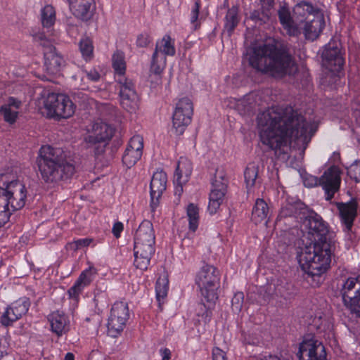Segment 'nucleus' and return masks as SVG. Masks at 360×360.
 <instances>
[{
	"instance_id": "nucleus-51",
	"label": "nucleus",
	"mask_w": 360,
	"mask_h": 360,
	"mask_svg": "<svg viewBox=\"0 0 360 360\" xmlns=\"http://www.w3.org/2000/svg\"><path fill=\"white\" fill-rule=\"evenodd\" d=\"M57 105H58L56 103H52L51 105H49L48 95H47L44 100V106L45 110H46L47 117H55V114H54L53 110H55V109H56Z\"/></svg>"
},
{
	"instance_id": "nucleus-25",
	"label": "nucleus",
	"mask_w": 360,
	"mask_h": 360,
	"mask_svg": "<svg viewBox=\"0 0 360 360\" xmlns=\"http://www.w3.org/2000/svg\"><path fill=\"white\" fill-rule=\"evenodd\" d=\"M325 26L323 17L321 14L316 15L309 20L304 22L302 33L308 40L314 41L318 38Z\"/></svg>"
},
{
	"instance_id": "nucleus-35",
	"label": "nucleus",
	"mask_w": 360,
	"mask_h": 360,
	"mask_svg": "<svg viewBox=\"0 0 360 360\" xmlns=\"http://www.w3.org/2000/svg\"><path fill=\"white\" fill-rule=\"evenodd\" d=\"M134 264L136 269H139L141 271H145L148 269V265L150 264L152 255L155 252L153 251H147L145 252L143 250L136 251V250H134Z\"/></svg>"
},
{
	"instance_id": "nucleus-45",
	"label": "nucleus",
	"mask_w": 360,
	"mask_h": 360,
	"mask_svg": "<svg viewBox=\"0 0 360 360\" xmlns=\"http://www.w3.org/2000/svg\"><path fill=\"white\" fill-rule=\"evenodd\" d=\"M16 316V314L15 312L11 309L10 307H8L6 309V311L3 313V314L1 316L0 318V323L4 326H9L12 325V323L17 320H18V318H13V316Z\"/></svg>"
},
{
	"instance_id": "nucleus-57",
	"label": "nucleus",
	"mask_w": 360,
	"mask_h": 360,
	"mask_svg": "<svg viewBox=\"0 0 360 360\" xmlns=\"http://www.w3.org/2000/svg\"><path fill=\"white\" fill-rule=\"evenodd\" d=\"M259 1L263 7L269 8H272L275 4V0H259Z\"/></svg>"
},
{
	"instance_id": "nucleus-19",
	"label": "nucleus",
	"mask_w": 360,
	"mask_h": 360,
	"mask_svg": "<svg viewBox=\"0 0 360 360\" xmlns=\"http://www.w3.org/2000/svg\"><path fill=\"white\" fill-rule=\"evenodd\" d=\"M143 148V139L140 135L132 136L124 150L122 156V162L130 168L134 166L142 156Z\"/></svg>"
},
{
	"instance_id": "nucleus-40",
	"label": "nucleus",
	"mask_w": 360,
	"mask_h": 360,
	"mask_svg": "<svg viewBox=\"0 0 360 360\" xmlns=\"http://www.w3.org/2000/svg\"><path fill=\"white\" fill-rule=\"evenodd\" d=\"M166 66V57L154 51L152 56L150 71L155 75H160Z\"/></svg>"
},
{
	"instance_id": "nucleus-50",
	"label": "nucleus",
	"mask_w": 360,
	"mask_h": 360,
	"mask_svg": "<svg viewBox=\"0 0 360 360\" xmlns=\"http://www.w3.org/2000/svg\"><path fill=\"white\" fill-rule=\"evenodd\" d=\"M151 40L152 39L148 34L141 33L137 37L136 45L139 47L144 48L148 46Z\"/></svg>"
},
{
	"instance_id": "nucleus-16",
	"label": "nucleus",
	"mask_w": 360,
	"mask_h": 360,
	"mask_svg": "<svg viewBox=\"0 0 360 360\" xmlns=\"http://www.w3.org/2000/svg\"><path fill=\"white\" fill-rule=\"evenodd\" d=\"M321 57L323 66L329 71L339 72L342 70L345 60L341 53L340 43L330 41L326 44Z\"/></svg>"
},
{
	"instance_id": "nucleus-56",
	"label": "nucleus",
	"mask_w": 360,
	"mask_h": 360,
	"mask_svg": "<svg viewBox=\"0 0 360 360\" xmlns=\"http://www.w3.org/2000/svg\"><path fill=\"white\" fill-rule=\"evenodd\" d=\"M160 354L162 356V360H170L171 351L168 348H162L160 349Z\"/></svg>"
},
{
	"instance_id": "nucleus-33",
	"label": "nucleus",
	"mask_w": 360,
	"mask_h": 360,
	"mask_svg": "<svg viewBox=\"0 0 360 360\" xmlns=\"http://www.w3.org/2000/svg\"><path fill=\"white\" fill-rule=\"evenodd\" d=\"M269 208L262 198H257L252 212V219L255 224L260 223L268 218Z\"/></svg>"
},
{
	"instance_id": "nucleus-12",
	"label": "nucleus",
	"mask_w": 360,
	"mask_h": 360,
	"mask_svg": "<svg viewBox=\"0 0 360 360\" xmlns=\"http://www.w3.org/2000/svg\"><path fill=\"white\" fill-rule=\"evenodd\" d=\"M193 105L188 98H182L176 103L173 113V128L177 135H181L186 127L191 122Z\"/></svg>"
},
{
	"instance_id": "nucleus-46",
	"label": "nucleus",
	"mask_w": 360,
	"mask_h": 360,
	"mask_svg": "<svg viewBox=\"0 0 360 360\" xmlns=\"http://www.w3.org/2000/svg\"><path fill=\"white\" fill-rule=\"evenodd\" d=\"M244 295L242 292L235 293L231 300V307L233 311L240 312L243 307Z\"/></svg>"
},
{
	"instance_id": "nucleus-44",
	"label": "nucleus",
	"mask_w": 360,
	"mask_h": 360,
	"mask_svg": "<svg viewBox=\"0 0 360 360\" xmlns=\"http://www.w3.org/2000/svg\"><path fill=\"white\" fill-rule=\"evenodd\" d=\"M259 167L255 163H250L245 172L244 177L247 188H251L255 184L258 176Z\"/></svg>"
},
{
	"instance_id": "nucleus-38",
	"label": "nucleus",
	"mask_w": 360,
	"mask_h": 360,
	"mask_svg": "<svg viewBox=\"0 0 360 360\" xmlns=\"http://www.w3.org/2000/svg\"><path fill=\"white\" fill-rule=\"evenodd\" d=\"M207 304L204 302L199 303L196 309V314L198 316L201 317V321L205 323H209L212 316V309L215 305V302H211L206 301Z\"/></svg>"
},
{
	"instance_id": "nucleus-47",
	"label": "nucleus",
	"mask_w": 360,
	"mask_h": 360,
	"mask_svg": "<svg viewBox=\"0 0 360 360\" xmlns=\"http://www.w3.org/2000/svg\"><path fill=\"white\" fill-rule=\"evenodd\" d=\"M200 8V0H196L193 6L191 8V22L193 25L195 29H196L199 24L198 23V20L199 17V12Z\"/></svg>"
},
{
	"instance_id": "nucleus-37",
	"label": "nucleus",
	"mask_w": 360,
	"mask_h": 360,
	"mask_svg": "<svg viewBox=\"0 0 360 360\" xmlns=\"http://www.w3.org/2000/svg\"><path fill=\"white\" fill-rule=\"evenodd\" d=\"M169 289V281L167 276L164 274L160 276L156 281L155 283V292L156 298L160 304L162 300H164L167 295Z\"/></svg>"
},
{
	"instance_id": "nucleus-14",
	"label": "nucleus",
	"mask_w": 360,
	"mask_h": 360,
	"mask_svg": "<svg viewBox=\"0 0 360 360\" xmlns=\"http://www.w3.org/2000/svg\"><path fill=\"white\" fill-rule=\"evenodd\" d=\"M129 316L128 304L124 302H115L111 308L107 326L109 335L117 337L123 330Z\"/></svg>"
},
{
	"instance_id": "nucleus-31",
	"label": "nucleus",
	"mask_w": 360,
	"mask_h": 360,
	"mask_svg": "<svg viewBox=\"0 0 360 360\" xmlns=\"http://www.w3.org/2000/svg\"><path fill=\"white\" fill-rule=\"evenodd\" d=\"M306 208L304 205L300 202L295 203H288L281 208L280 214L283 217H300V219L304 218Z\"/></svg>"
},
{
	"instance_id": "nucleus-1",
	"label": "nucleus",
	"mask_w": 360,
	"mask_h": 360,
	"mask_svg": "<svg viewBox=\"0 0 360 360\" xmlns=\"http://www.w3.org/2000/svg\"><path fill=\"white\" fill-rule=\"evenodd\" d=\"M262 143L280 158L292 147L304 152L315 130L297 110L291 106H276L257 117Z\"/></svg>"
},
{
	"instance_id": "nucleus-60",
	"label": "nucleus",
	"mask_w": 360,
	"mask_h": 360,
	"mask_svg": "<svg viewBox=\"0 0 360 360\" xmlns=\"http://www.w3.org/2000/svg\"><path fill=\"white\" fill-rule=\"evenodd\" d=\"M250 100V96H248L246 98H244V99L241 101L243 105H245V103L248 101Z\"/></svg>"
},
{
	"instance_id": "nucleus-13",
	"label": "nucleus",
	"mask_w": 360,
	"mask_h": 360,
	"mask_svg": "<svg viewBox=\"0 0 360 360\" xmlns=\"http://www.w3.org/2000/svg\"><path fill=\"white\" fill-rule=\"evenodd\" d=\"M120 84V103L129 112H135L139 107V97L133 81L125 77L117 79Z\"/></svg>"
},
{
	"instance_id": "nucleus-29",
	"label": "nucleus",
	"mask_w": 360,
	"mask_h": 360,
	"mask_svg": "<svg viewBox=\"0 0 360 360\" xmlns=\"http://www.w3.org/2000/svg\"><path fill=\"white\" fill-rule=\"evenodd\" d=\"M41 21L44 28L47 29L49 37V34L56 38V34L52 31L51 27L53 26L56 21V11L51 5L45 6L41 11Z\"/></svg>"
},
{
	"instance_id": "nucleus-55",
	"label": "nucleus",
	"mask_w": 360,
	"mask_h": 360,
	"mask_svg": "<svg viewBox=\"0 0 360 360\" xmlns=\"http://www.w3.org/2000/svg\"><path fill=\"white\" fill-rule=\"evenodd\" d=\"M174 184H175V190L174 193L176 195H181L183 192V185L186 182H180L179 181H176V178L174 177Z\"/></svg>"
},
{
	"instance_id": "nucleus-5",
	"label": "nucleus",
	"mask_w": 360,
	"mask_h": 360,
	"mask_svg": "<svg viewBox=\"0 0 360 360\" xmlns=\"http://www.w3.org/2000/svg\"><path fill=\"white\" fill-rule=\"evenodd\" d=\"M33 39L43 48L44 68L47 74L54 75L60 72L65 65V60L53 45L56 38L52 34L47 37L44 32H39L33 35Z\"/></svg>"
},
{
	"instance_id": "nucleus-32",
	"label": "nucleus",
	"mask_w": 360,
	"mask_h": 360,
	"mask_svg": "<svg viewBox=\"0 0 360 360\" xmlns=\"http://www.w3.org/2000/svg\"><path fill=\"white\" fill-rule=\"evenodd\" d=\"M239 20L238 8V6H233L227 11L224 18V32L227 33L229 37L232 35Z\"/></svg>"
},
{
	"instance_id": "nucleus-11",
	"label": "nucleus",
	"mask_w": 360,
	"mask_h": 360,
	"mask_svg": "<svg viewBox=\"0 0 360 360\" xmlns=\"http://www.w3.org/2000/svg\"><path fill=\"white\" fill-rule=\"evenodd\" d=\"M228 180L222 169H217L212 181V188L210 193L208 211L211 214H215L222 204L227 190Z\"/></svg>"
},
{
	"instance_id": "nucleus-48",
	"label": "nucleus",
	"mask_w": 360,
	"mask_h": 360,
	"mask_svg": "<svg viewBox=\"0 0 360 360\" xmlns=\"http://www.w3.org/2000/svg\"><path fill=\"white\" fill-rule=\"evenodd\" d=\"M348 174L356 182H360V162L352 164L348 169Z\"/></svg>"
},
{
	"instance_id": "nucleus-41",
	"label": "nucleus",
	"mask_w": 360,
	"mask_h": 360,
	"mask_svg": "<svg viewBox=\"0 0 360 360\" xmlns=\"http://www.w3.org/2000/svg\"><path fill=\"white\" fill-rule=\"evenodd\" d=\"M79 51L86 61L91 60L94 57L93 41L89 37L82 38L79 43Z\"/></svg>"
},
{
	"instance_id": "nucleus-7",
	"label": "nucleus",
	"mask_w": 360,
	"mask_h": 360,
	"mask_svg": "<svg viewBox=\"0 0 360 360\" xmlns=\"http://www.w3.org/2000/svg\"><path fill=\"white\" fill-rule=\"evenodd\" d=\"M26 198V188L19 181H11L5 188L0 187V207L9 212V217L25 206Z\"/></svg>"
},
{
	"instance_id": "nucleus-53",
	"label": "nucleus",
	"mask_w": 360,
	"mask_h": 360,
	"mask_svg": "<svg viewBox=\"0 0 360 360\" xmlns=\"http://www.w3.org/2000/svg\"><path fill=\"white\" fill-rule=\"evenodd\" d=\"M87 78L92 82H97L100 79V74L96 69H91L89 71H86Z\"/></svg>"
},
{
	"instance_id": "nucleus-36",
	"label": "nucleus",
	"mask_w": 360,
	"mask_h": 360,
	"mask_svg": "<svg viewBox=\"0 0 360 360\" xmlns=\"http://www.w3.org/2000/svg\"><path fill=\"white\" fill-rule=\"evenodd\" d=\"M271 9L262 6L260 9L254 10L250 12V19L258 25L266 24L270 20Z\"/></svg>"
},
{
	"instance_id": "nucleus-23",
	"label": "nucleus",
	"mask_w": 360,
	"mask_h": 360,
	"mask_svg": "<svg viewBox=\"0 0 360 360\" xmlns=\"http://www.w3.org/2000/svg\"><path fill=\"white\" fill-rule=\"evenodd\" d=\"M96 274V270L93 266H90L82 271L74 285L68 291L70 297H77L84 288L90 285Z\"/></svg>"
},
{
	"instance_id": "nucleus-21",
	"label": "nucleus",
	"mask_w": 360,
	"mask_h": 360,
	"mask_svg": "<svg viewBox=\"0 0 360 360\" xmlns=\"http://www.w3.org/2000/svg\"><path fill=\"white\" fill-rule=\"evenodd\" d=\"M293 11L294 20L297 22V27H301V31L304 22L309 20L316 15L321 14L318 8L311 3L304 1L297 3L294 6Z\"/></svg>"
},
{
	"instance_id": "nucleus-61",
	"label": "nucleus",
	"mask_w": 360,
	"mask_h": 360,
	"mask_svg": "<svg viewBox=\"0 0 360 360\" xmlns=\"http://www.w3.org/2000/svg\"><path fill=\"white\" fill-rule=\"evenodd\" d=\"M251 108H252V106H250H250L248 108V110H250Z\"/></svg>"
},
{
	"instance_id": "nucleus-2",
	"label": "nucleus",
	"mask_w": 360,
	"mask_h": 360,
	"mask_svg": "<svg viewBox=\"0 0 360 360\" xmlns=\"http://www.w3.org/2000/svg\"><path fill=\"white\" fill-rule=\"evenodd\" d=\"M303 224L308 233L314 237V241L302 248L297 258L302 269L313 280L317 278V283H320L321 276L330 266L335 240L327 225L316 213L310 212L306 215Z\"/></svg>"
},
{
	"instance_id": "nucleus-58",
	"label": "nucleus",
	"mask_w": 360,
	"mask_h": 360,
	"mask_svg": "<svg viewBox=\"0 0 360 360\" xmlns=\"http://www.w3.org/2000/svg\"><path fill=\"white\" fill-rule=\"evenodd\" d=\"M257 360H282V359L275 355H269V356H264L259 357V358L257 359Z\"/></svg>"
},
{
	"instance_id": "nucleus-59",
	"label": "nucleus",
	"mask_w": 360,
	"mask_h": 360,
	"mask_svg": "<svg viewBox=\"0 0 360 360\" xmlns=\"http://www.w3.org/2000/svg\"><path fill=\"white\" fill-rule=\"evenodd\" d=\"M64 360H75V356L72 353L68 352L65 354Z\"/></svg>"
},
{
	"instance_id": "nucleus-3",
	"label": "nucleus",
	"mask_w": 360,
	"mask_h": 360,
	"mask_svg": "<svg viewBox=\"0 0 360 360\" xmlns=\"http://www.w3.org/2000/svg\"><path fill=\"white\" fill-rule=\"evenodd\" d=\"M248 62L257 72L275 78L295 75L298 70L288 45L281 42L253 47L250 51Z\"/></svg>"
},
{
	"instance_id": "nucleus-18",
	"label": "nucleus",
	"mask_w": 360,
	"mask_h": 360,
	"mask_svg": "<svg viewBox=\"0 0 360 360\" xmlns=\"http://www.w3.org/2000/svg\"><path fill=\"white\" fill-rule=\"evenodd\" d=\"M56 103L58 105L53 110L55 117L58 119H67L73 115L75 111V105L70 98L63 94H48V103L51 105Z\"/></svg>"
},
{
	"instance_id": "nucleus-17",
	"label": "nucleus",
	"mask_w": 360,
	"mask_h": 360,
	"mask_svg": "<svg viewBox=\"0 0 360 360\" xmlns=\"http://www.w3.org/2000/svg\"><path fill=\"white\" fill-rule=\"evenodd\" d=\"M155 233L150 221H143L136 231L134 248L136 251L155 252Z\"/></svg>"
},
{
	"instance_id": "nucleus-28",
	"label": "nucleus",
	"mask_w": 360,
	"mask_h": 360,
	"mask_svg": "<svg viewBox=\"0 0 360 360\" xmlns=\"http://www.w3.org/2000/svg\"><path fill=\"white\" fill-rule=\"evenodd\" d=\"M51 330L60 336L68 330V320L63 312L56 311L48 316Z\"/></svg>"
},
{
	"instance_id": "nucleus-43",
	"label": "nucleus",
	"mask_w": 360,
	"mask_h": 360,
	"mask_svg": "<svg viewBox=\"0 0 360 360\" xmlns=\"http://www.w3.org/2000/svg\"><path fill=\"white\" fill-rule=\"evenodd\" d=\"M30 306V299L27 297H22L15 301L12 304L10 307L11 309L15 312L16 314V316H15V318H21V316L24 314H25ZM14 318V316H13Z\"/></svg>"
},
{
	"instance_id": "nucleus-10",
	"label": "nucleus",
	"mask_w": 360,
	"mask_h": 360,
	"mask_svg": "<svg viewBox=\"0 0 360 360\" xmlns=\"http://www.w3.org/2000/svg\"><path fill=\"white\" fill-rule=\"evenodd\" d=\"M340 292L345 305L360 317V275L348 278Z\"/></svg>"
},
{
	"instance_id": "nucleus-30",
	"label": "nucleus",
	"mask_w": 360,
	"mask_h": 360,
	"mask_svg": "<svg viewBox=\"0 0 360 360\" xmlns=\"http://www.w3.org/2000/svg\"><path fill=\"white\" fill-rule=\"evenodd\" d=\"M193 167L190 160L185 158H180L177 163V167L174 177L176 181L180 182H187L192 173Z\"/></svg>"
},
{
	"instance_id": "nucleus-42",
	"label": "nucleus",
	"mask_w": 360,
	"mask_h": 360,
	"mask_svg": "<svg viewBox=\"0 0 360 360\" xmlns=\"http://www.w3.org/2000/svg\"><path fill=\"white\" fill-rule=\"evenodd\" d=\"M186 213L188 218L189 230L195 232L197 230L199 224L198 207L193 203H191L188 205Z\"/></svg>"
},
{
	"instance_id": "nucleus-6",
	"label": "nucleus",
	"mask_w": 360,
	"mask_h": 360,
	"mask_svg": "<svg viewBox=\"0 0 360 360\" xmlns=\"http://www.w3.org/2000/svg\"><path fill=\"white\" fill-rule=\"evenodd\" d=\"M195 281L205 301L213 302L218 299L217 290L219 286L220 274L215 266H202L197 273Z\"/></svg>"
},
{
	"instance_id": "nucleus-8",
	"label": "nucleus",
	"mask_w": 360,
	"mask_h": 360,
	"mask_svg": "<svg viewBox=\"0 0 360 360\" xmlns=\"http://www.w3.org/2000/svg\"><path fill=\"white\" fill-rule=\"evenodd\" d=\"M114 131V129L107 123H94L91 131L84 138L86 148L93 151L96 158H99L104 154L106 146L113 136Z\"/></svg>"
},
{
	"instance_id": "nucleus-9",
	"label": "nucleus",
	"mask_w": 360,
	"mask_h": 360,
	"mask_svg": "<svg viewBox=\"0 0 360 360\" xmlns=\"http://www.w3.org/2000/svg\"><path fill=\"white\" fill-rule=\"evenodd\" d=\"M340 182V172L335 166L328 168L320 178L312 175H306L303 179V183L307 187L310 188L320 185L325 192L326 200H330L335 193L339 191Z\"/></svg>"
},
{
	"instance_id": "nucleus-22",
	"label": "nucleus",
	"mask_w": 360,
	"mask_h": 360,
	"mask_svg": "<svg viewBox=\"0 0 360 360\" xmlns=\"http://www.w3.org/2000/svg\"><path fill=\"white\" fill-rule=\"evenodd\" d=\"M277 13L279 22L288 35L297 37L301 34V27H297L294 20L293 11L291 15L289 7L284 4L279 7Z\"/></svg>"
},
{
	"instance_id": "nucleus-39",
	"label": "nucleus",
	"mask_w": 360,
	"mask_h": 360,
	"mask_svg": "<svg viewBox=\"0 0 360 360\" xmlns=\"http://www.w3.org/2000/svg\"><path fill=\"white\" fill-rule=\"evenodd\" d=\"M112 68L117 75V78L124 77L126 70V63L124 60V55L122 51H117L112 55Z\"/></svg>"
},
{
	"instance_id": "nucleus-34",
	"label": "nucleus",
	"mask_w": 360,
	"mask_h": 360,
	"mask_svg": "<svg viewBox=\"0 0 360 360\" xmlns=\"http://www.w3.org/2000/svg\"><path fill=\"white\" fill-rule=\"evenodd\" d=\"M155 51L165 56H174L176 53L174 40L169 35H165L160 41L156 43Z\"/></svg>"
},
{
	"instance_id": "nucleus-54",
	"label": "nucleus",
	"mask_w": 360,
	"mask_h": 360,
	"mask_svg": "<svg viewBox=\"0 0 360 360\" xmlns=\"http://www.w3.org/2000/svg\"><path fill=\"white\" fill-rule=\"evenodd\" d=\"M124 226L122 222H115L112 226V232L114 236L118 238L120 236L121 232L123 231Z\"/></svg>"
},
{
	"instance_id": "nucleus-27",
	"label": "nucleus",
	"mask_w": 360,
	"mask_h": 360,
	"mask_svg": "<svg viewBox=\"0 0 360 360\" xmlns=\"http://www.w3.org/2000/svg\"><path fill=\"white\" fill-rule=\"evenodd\" d=\"M338 209L342 224L345 225V231H349L353 226L354 220L356 216V202L350 201L347 203H338Z\"/></svg>"
},
{
	"instance_id": "nucleus-49",
	"label": "nucleus",
	"mask_w": 360,
	"mask_h": 360,
	"mask_svg": "<svg viewBox=\"0 0 360 360\" xmlns=\"http://www.w3.org/2000/svg\"><path fill=\"white\" fill-rule=\"evenodd\" d=\"M91 241L92 240L89 238H81L69 243V246L70 249L76 251L82 248L89 246Z\"/></svg>"
},
{
	"instance_id": "nucleus-24",
	"label": "nucleus",
	"mask_w": 360,
	"mask_h": 360,
	"mask_svg": "<svg viewBox=\"0 0 360 360\" xmlns=\"http://www.w3.org/2000/svg\"><path fill=\"white\" fill-rule=\"evenodd\" d=\"M69 6L72 14L84 21L92 16L94 0H68Z\"/></svg>"
},
{
	"instance_id": "nucleus-26",
	"label": "nucleus",
	"mask_w": 360,
	"mask_h": 360,
	"mask_svg": "<svg viewBox=\"0 0 360 360\" xmlns=\"http://www.w3.org/2000/svg\"><path fill=\"white\" fill-rule=\"evenodd\" d=\"M21 105V101L14 97H9L0 107V115L6 122L13 124L17 120L19 113L18 110Z\"/></svg>"
},
{
	"instance_id": "nucleus-4",
	"label": "nucleus",
	"mask_w": 360,
	"mask_h": 360,
	"mask_svg": "<svg viewBox=\"0 0 360 360\" xmlns=\"http://www.w3.org/2000/svg\"><path fill=\"white\" fill-rule=\"evenodd\" d=\"M36 163L40 179L51 186L70 179L75 170L61 149L49 145L41 147Z\"/></svg>"
},
{
	"instance_id": "nucleus-52",
	"label": "nucleus",
	"mask_w": 360,
	"mask_h": 360,
	"mask_svg": "<svg viewBox=\"0 0 360 360\" xmlns=\"http://www.w3.org/2000/svg\"><path fill=\"white\" fill-rule=\"evenodd\" d=\"M212 360H227L226 353L219 347H214L212 352Z\"/></svg>"
},
{
	"instance_id": "nucleus-15",
	"label": "nucleus",
	"mask_w": 360,
	"mask_h": 360,
	"mask_svg": "<svg viewBox=\"0 0 360 360\" xmlns=\"http://www.w3.org/2000/svg\"><path fill=\"white\" fill-rule=\"evenodd\" d=\"M299 360H327L325 347L321 342L304 338L299 346Z\"/></svg>"
},
{
	"instance_id": "nucleus-20",
	"label": "nucleus",
	"mask_w": 360,
	"mask_h": 360,
	"mask_svg": "<svg viewBox=\"0 0 360 360\" xmlns=\"http://www.w3.org/2000/svg\"><path fill=\"white\" fill-rule=\"evenodd\" d=\"M167 176L162 170L155 172L151 179L150 189V207L154 212L159 205V199L166 190Z\"/></svg>"
}]
</instances>
